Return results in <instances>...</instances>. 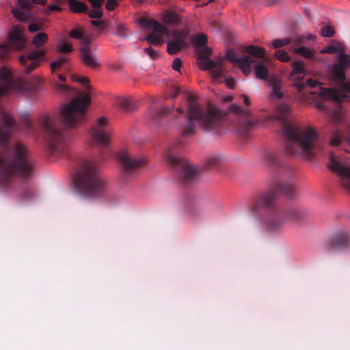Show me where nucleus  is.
<instances>
[{
	"label": "nucleus",
	"mask_w": 350,
	"mask_h": 350,
	"mask_svg": "<svg viewBox=\"0 0 350 350\" xmlns=\"http://www.w3.org/2000/svg\"><path fill=\"white\" fill-rule=\"evenodd\" d=\"M279 194L293 198L295 187L288 182L273 183L256 197L250 207L252 213L265 215V226L271 231L280 230L288 222H299L305 215V211L297 207L281 208L277 202Z\"/></svg>",
	"instance_id": "obj_1"
},
{
	"label": "nucleus",
	"mask_w": 350,
	"mask_h": 350,
	"mask_svg": "<svg viewBox=\"0 0 350 350\" xmlns=\"http://www.w3.org/2000/svg\"><path fill=\"white\" fill-rule=\"evenodd\" d=\"M277 111L278 118L284 122L282 133L286 138L285 149L288 154L311 157L323 149L325 143L313 129L299 128L284 121L291 112L288 105L280 104L277 107Z\"/></svg>",
	"instance_id": "obj_2"
},
{
	"label": "nucleus",
	"mask_w": 350,
	"mask_h": 350,
	"mask_svg": "<svg viewBox=\"0 0 350 350\" xmlns=\"http://www.w3.org/2000/svg\"><path fill=\"white\" fill-rule=\"evenodd\" d=\"M184 97L188 102V106L185 122L181 127L183 136L191 137L195 135L197 126L204 132L214 135L221 136L225 133L224 114L218 107L213 105H197L196 96L189 92H187Z\"/></svg>",
	"instance_id": "obj_3"
},
{
	"label": "nucleus",
	"mask_w": 350,
	"mask_h": 350,
	"mask_svg": "<svg viewBox=\"0 0 350 350\" xmlns=\"http://www.w3.org/2000/svg\"><path fill=\"white\" fill-rule=\"evenodd\" d=\"M53 86L57 93L75 96L70 103L64 105L59 111V116L64 124L70 129L81 125L85 120L86 109L91 102L90 93L78 91L66 84H61L58 82H54Z\"/></svg>",
	"instance_id": "obj_4"
},
{
	"label": "nucleus",
	"mask_w": 350,
	"mask_h": 350,
	"mask_svg": "<svg viewBox=\"0 0 350 350\" xmlns=\"http://www.w3.org/2000/svg\"><path fill=\"white\" fill-rule=\"evenodd\" d=\"M77 192L91 199L103 198L107 192V183L94 161H84L74 177Z\"/></svg>",
	"instance_id": "obj_5"
},
{
	"label": "nucleus",
	"mask_w": 350,
	"mask_h": 350,
	"mask_svg": "<svg viewBox=\"0 0 350 350\" xmlns=\"http://www.w3.org/2000/svg\"><path fill=\"white\" fill-rule=\"evenodd\" d=\"M339 63L332 67V73L335 81L338 83L336 88L320 89L319 95L327 100L336 103L350 101V82L346 81L344 70L350 67V56L345 53L338 55Z\"/></svg>",
	"instance_id": "obj_6"
},
{
	"label": "nucleus",
	"mask_w": 350,
	"mask_h": 350,
	"mask_svg": "<svg viewBox=\"0 0 350 350\" xmlns=\"http://www.w3.org/2000/svg\"><path fill=\"white\" fill-rule=\"evenodd\" d=\"M22 176V145L16 144L10 150L0 154V185L20 181Z\"/></svg>",
	"instance_id": "obj_7"
},
{
	"label": "nucleus",
	"mask_w": 350,
	"mask_h": 350,
	"mask_svg": "<svg viewBox=\"0 0 350 350\" xmlns=\"http://www.w3.org/2000/svg\"><path fill=\"white\" fill-rule=\"evenodd\" d=\"M40 125L47 141L49 153L59 157L67 156L69 138L65 131L57 129L55 118L50 115H44L40 119Z\"/></svg>",
	"instance_id": "obj_8"
},
{
	"label": "nucleus",
	"mask_w": 350,
	"mask_h": 350,
	"mask_svg": "<svg viewBox=\"0 0 350 350\" xmlns=\"http://www.w3.org/2000/svg\"><path fill=\"white\" fill-rule=\"evenodd\" d=\"M185 143L178 141L171 144L165 153V158L172 170L178 175L179 182L184 185L195 182L198 176V169L187 159L176 155V150L183 148Z\"/></svg>",
	"instance_id": "obj_9"
},
{
	"label": "nucleus",
	"mask_w": 350,
	"mask_h": 350,
	"mask_svg": "<svg viewBox=\"0 0 350 350\" xmlns=\"http://www.w3.org/2000/svg\"><path fill=\"white\" fill-rule=\"evenodd\" d=\"M107 120L105 117L98 119L96 124L90 130L92 143L96 145L100 152V161H105L111 155L109 148V135L105 129Z\"/></svg>",
	"instance_id": "obj_10"
},
{
	"label": "nucleus",
	"mask_w": 350,
	"mask_h": 350,
	"mask_svg": "<svg viewBox=\"0 0 350 350\" xmlns=\"http://www.w3.org/2000/svg\"><path fill=\"white\" fill-rule=\"evenodd\" d=\"M118 159L121 167V178L124 180L127 178L135 177L138 170L146 163L144 159L131 155L126 150L119 151Z\"/></svg>",
	"instance_id": "obj_11"
},
{
	"label": "nucleus",
	"mask_w": 350,
	"mask_h": 350,
	"mask_svg": "<svg viewBox=\"0 0 350 350\" xmlns=\"http://www.w3.org/2000/svg\"><path fill=\"white\" fill-rule=\"evenodd\" d=\"M198 50V64L202 70L213 68L212 77L214 82H220L223 77L224 68L221 62H218L211 59L208 56L211 53V49L206 45L201 46Z\"/></svg>",
	"instance_id": "obj_12"
},
{
	"label": "nucleus",
	"mask_w": 350,
	"mask_h": 350,
	"mask_svg": "<svg viewBox=\"0 0 350 350\" xmlns=\"http://www.w3.org/2000/svg\"><path fill=\"white\" fill-rule=\"evenodd\" d=\"M35 161L23 145V184L30 181L35 174ZM36 196V192L31 187L23 186V202L29 201Z\"/></svg>",
	"instance_id": "obj_13"
},
{
	"label": "nucleus",
	"mask_w": 350,
	"mask_h": 350,
	"mask_svg": "<svg viewBox=\"0 0 350 350\" xmlns=\"http://www.w3.org/2000/svg\"><path fill=\"white\" fill-rule=\"evenodd\" d=\"M13 50H22V27L13 25L8 34V44L2 47L0 51V60H6Z\"/></svg>",
	"instance_id": "obj_14"
},
{
	"label": "nucleus",
	"mask_w": 350,
	"mask_h": 350,
	"mask_svg": "<svg viewBox=\"0 0 350 350\" xmlns=\"http://www.w3.org/2000/svg\"><path fill=\"white\" fill-rule=\"evenodd\" d=\"M140 23L142 25L147 27L148 29H152L154 32L150 33L146 38L145 40L148 41L151 44L155 45H161L164 42L163 38L159 34L161 35H168L169 29L164 25L160 24L154 19H148L146 18H142L140 20Z\"/></svg>",
	"instance_id": "obj_15"
},
{
	"label": "nucleus",
	"mask_w": 350,
	"mask_h": 350,
	"mask_svg": "<svg viewBox=\"0 0 350 350\" xmlns=\"http://www.w3.org/2000/svg\"><path fill=\"white\" fill-rule=\"evenodd\" d=\"M329 167L339 176L340 185L350 193V166L343 164L336 156L331 154Z\"/></svg>",
	"instance_id": "obj_16"
},
{
	"label": "nucleus",
	"mask_w": 350,
	"mask_h": 350,
	"mask_svg": "<svg viewBox=\"0 0 350 350\" xmlns=\"http://www.w3.org/2000/svg\"><path fill=\"white\" fill-rule=\"evenodd\" d=\"M183 205L188 214L193 217H202L211 206V203L198 201L193 198L186 197L183 200Z\"/></svg>",
	"instance_id": "obj_17"
},
{
	"label": "nucleus",
	"mask_w": 350,
	"mask_h": 350,
	"mask_svg": "<svg viewBox=\"0 0 350 350\" xmlns=\"http://www.w3.org/2000/svg\"><path fill=\"white\" fill-rule=\"evenodd\" d=\"M329 144L333 147H342L347 152H350V125L342 132L338 129H335L330 135Z\"/></svg>",
	"instance_id": "obj_18"
},
{
	"label": "nucleus",
	"mask_w": 350,
	"mask_h": 350,
	"mask_svg": "<svg viewBox=\"0 0 350 350\" xmlns=\"http://www.w3.org/2000/svg\"><path fill=\"white\" fill-rule=\"evenodd\" d=\"M329 144L333 147H342L347 152H350V125L342 132L338 129H335L330 135Z\"/></svg>",
	"instance_id": "obj_19"
},
{
	"label": "nucleus",
	"mask_w": 350,
	"mask_h": 350,
	"mask_svg": "<svg viewBox=\"0 0 350 350\" xmlns=\"http://www.w3.org/2000/svg\"><path fill=\"white\" fill-rule=\"evenodd\" d=\"M80 58L82 62L88 67L96 68L100 66L97 61L96 51L91 49L90 42L83 40L82 46L79 49Z\"/></svg>",
	"instance_id": "obj_20"
},
{
	"label": "nucleus",
	"mask_w": 350,
	"mask_h": 350,
	"mask_svg": "<svg viewBox=\"0 0 350 350\" xmlns=\"http://www.w3.org/2000/svg\"><path fill=\"white\" fill-rule=\"evenodd\" d=\"M226 57L230 62L236 63L245 76L248 75L251 72L250 65L256 62L252 57L246 55L238 58L236 53L231 49L227 51Z\"/></svg>",
	"instance_id": "obj_21"
},
{
	"label": "nucleus",
	"mask_w": 350,
	"mask_h": 350,
	"mask_svg": "<svg viewBox=\"0 0 350 350\" xmlns=\"http://www.w3.org/2000/svg\"><path fill=\"white\" fill-rule=\"evenodd\" d=\"M185 37L186 34L183 31L175 30L173 32V38L167 43V53L170 55H175L185 47L187 46Z\"/></svg>",
	"instance_id": "obj_22"
},
{
	"label": "nucleus",
	"mask_w": 350,
	"mask_h": 350,
	"mask_svg": "<svg viewBox=\"0 0 350 350\" xmlns=\"http://www.w3.org/2000/svg\"><path fill=\"white\" fill-rule=\"evenodd\" d=\"M45 55L43 50H36L29 53L27 57L23 54V72L28 74L40 64V58Z\"/></svg>",
	"instance_id": "obj_23"
},
{
	"label": "nucleus",
	"mask_w": 350,
	"mask_h": 350,
	"mask_svg": "<svg viewBox=\"0 0 350 350\" xmlns=\"http://www.w3.org/2000/svg\"><path fill=\"white\" fill-rule=\"evenodd\" d=\"M14 121L12 117L5 113L2 114V126H0V144L5 145L10 139Z\"/></svg>",
	"instance_id": "obj_24"
},
{
	"label": "nucleus",
	"mask_w": 350,
	"mask_h": 350,
	"mask_svg": "<svg viewBox=\"0 0 350 350\" xmlns=\"http://www.w3.org/2000/svg\"><path fill=\"white\" fill-rule=\"evenodd\" d=\"M23 22L28 23L27 30L30 33L41 32L44 29L42 20L31 14L28 10H23Z\"/></svg>",
	"instance_id": "obj_25"
},
{
	"label": "nucleus",
	"mask_w": 350,
	"mask_h": 350,
	"mask_svg": "<svg viewBox=\"0 0 350 350\" xmlns=\"http://www.w3.org/2000/svg\"><path fill=\"white\" fill-rule=\"evenodd\" d=\"M172 107H163L161 109L150 107L146 113V118L149 122L156 125H159L163 118L170 114Z\"/></svg>",
	"instance_id": "obj_26"
},
{
	"label": "nucleus",
	"mask_w": 350,
	"mask_h": 350,
	"mask_svg": "<svg viewBox=\"0 0 350 350\" xmlns=\"http://www.w3.org/2000/svg\"><path fill=\"white\" fill-rule=\"evenodd\" d=\"M23 98H27L30 100L35 101L40 90V81L35 79L30 81L23 80Z\"/></svg>",
	"instance_id": "obj_27"
},
{
	"label": "nucleus",
	"mask_w": 350,
	"mask_h": 350,
	"mask_svg": "<svg viewBox=\"0 0 350 350\" xmlns=\"http://www.w3.org/2000/svg\"><path fill=\"white\" fill-rule=\"evenodd\" d=\"M304 38L301 36H295L291 38L275 39L272 42V46L275 49H279L284 46L292 44V46H299L304 43Z\"/></svg>",
	"instance_id": "obj_28"
},
{
	"label": "nucleus",
	"mask_w": 350,
	"mask_h": 350,
	"mask_svg": "<svg viewBox=\"0 0 350 350\" xmlns=\"http://www.w3.org/2000/svg\"><path fill=\"white\" fill-rule=\"evenodd\" d=\"M12 85L11 73L5 68L0 70V96H4Z\"/></svg>",
	"instance_id": "obj_29"
},
{
	"label": "nucleus",
	"mask_w": 350,
	"mask_h": 350,
	"mask_svg": "<svg viewBox=\"0 0 350 350\" xmlns=\"http://www.w3.org/2000/svg\"><path fill=\"white\" fill-rule=\"evenodd\" d=\"M263 161L272 167H278L281 165L279 152L275 150H267L262 157Z\"/></svg>",
	"instance_id": "obj_30"
},
{
	"label": "nucleus",
	"mask_w": 350,
	"mask_h": 350,
	"mask_svg": "<svg viewBox=\"0 0 350 350\" xmlns=\"http://www.w3.org/2000/svg\"><path fill=\"white\" fill-rule=\"evenodd\" d=\"M349 239L347 233L345 232H338L332 239L331 244L334 249H342L347 247Z\"/></svg>",
	"instance_id": "obj_31"
},
{
	"label": "nucleus",
	"mask_w": 350,
	"mask_h": 350,
	"mask_svg": "<svg viewBox=\"0 0 350 350\" xmlns=\"http://www.w3.org/2000/svg\"><path fill=\"white\" fill-rule=\"evenodd\" d=\"M163 21L173 27H178L182 24L181 17L176 12L166 10L163 12L162 16Z\"/></svg>",
	"instance_id": "obj_32"
},
{
	"label": "nucleus",
	"mask_w": 350,
	"mask_h": 350,
	"mask_svg": "<svg viewBox=\"0 0 350 350\" xmlns=\"http://www.w3.org/2000/svg\"><path fill=\"white\" fill-rule=\"evenodd\" d=\"M328 116L334 124H340L345 122V110L340 105L335 109L328 111Z\"/></svg>",
	"instance_id": "obj_33"
},
{
	"label": "nucleus",
	"mask_w": 350,
	"mask_h": 350,
	"mask_svg": "<svg viewBox=\"0 0 350 350\" xmlns=\"http://www.w3.org/2000/svg\"><path fill=\"white\" fill-rule=\"evenodd\" d=\"M269 83L272 87L271 97L280 99L282 98L283 93L281 92V81L275 75L270 77Z\"/></svg>",
	"instance_id": "obj_34"
},
{
	"label": "nucleus",
	"mask_w": 350,
	"mask_h": 350,
	"mask_svg": "<svg viewBox=\"0 0 350 350\" xmlns=\"http://www.w3.org/2000/svg\"><path fill=\"white\" fill-rule=\"evenodd\" d=\"M292 71L291 72V80H301L305 75L304 63L302 62H294L292 63Z\"/></svg>",
	"instance_id": "obj_35"
},
{
	"label": "nucleus",
	"mask_w": 350,
	"mask_h": 350,
	"mask_svg": "<svg viewBox=\"0 0 350 350\" xmlns=\"http://www.w3.org/2000/svg\"><path fill=\"white\" fill-rule=\"evenodd\" d=\"M255 75L256 78L262 80H269V70L267 67L261 62H258L255 65Z\"/></svg>",
	"instance_id": "obj_36"
},
{
	"label": "nucleus",
	"mask_w": 350,
	"mask_h": 350,
	"mask_svg": "<svg viewBox=\"0 0 350 350\" xmlns=\"http://www.w3.org/2000/svg\"><path fill=\"white\" fill-rule=\"evenodd\" d=\"M68 5L70 10L75 13H87L89 11L88 7L84 3L77 0H68Z\"/></svg>",
	"instance_id": "obj_37"
},
{
	"label": "nucleus",
	"mask_w": 350,
	"mask_h": 350,
	"mask_svg": "<svg viewBox=\"0 0 350 350\" xmlns=\"http://www.w3.org/2000/svg\"><path fill=\"white\" fill-rule=\"evenodd\" d=\"M320 84L321 83L315 79H308L305 82H304V81L297 82L294 84V85L296 87L297 92L301 93L307 87L315 88Z\"/></svg>",
	"instance_id": "obj_38"
},
{
	"label": "nucleus",
	"mask_w": 350,
	"mask_h": 350,
	"mask_svg": "<svg viewBox=\"0 0 350 350\" xmlns=\"http://www.w3.org/2000/svg\"><path fill=\"white\" fill-rule=\"evenodd\" d=\"M48 39L49 37L46 33L38 32L32 38L31 44L39 49L47 42Z\"/></svg>",
	"instance_id": "obj_39"
},
{
	"label": "nucleus",
	"mask_w": 350,
	"mask_h": 350,
	"mask_svg": "<svg viewBox=\"0 0 350 350\" xmlns=\"http://www.w3.org/2000/svg\"><path fill=\"white\" fill-rule=\"evenodd\" d=\"M23 133L26 132L28 135L36 133V128L32 123L29 114L23 113Z\"/></svg>",
	"instance_id": "obj_40"
},
{
	"label": "nucleus",
	"mask_w": 350,
	"mask_h": 350,
	"mask_svg": "<svg viewBox=\"0 0 350 350\" xmlns=\"http://www.w3.org/2000/svg\"><path fill=\"white\" fill-rule=\"evenodd\" d=\"M134 100L131 98H119L117 100L118 106L125 111H131L135 109Z\"/></svg>",
	"instance_id": "obj_41"
},
{
	"label": "nucleus",
	"mask_w": 350,
	"mask_h": 350,
	"mask_svg": "<svg viewBox=\"0 0 350 350\" xmlns=\"http://www.w3.org/2000/svg\"><path fill=\"white\" fill-rule=\"evenodd\" d=\"M245 52L256 58H263L265 51L263 48L254 45H249L245 48Z\"/></svg>",
	"instance_id": "obj_42"
},
{
	"label": "nucleus",
	"mask_w": 350,
	"mask_h": 350,
	"mask_svg": "<svg viewBox=\"0 0 350 350\" xmlns=\"http://www.w3.org/2000/svg\"><path fill=\"white\" fill-rule=\"evenodd\" d=\"M344 51V45L342 43L336 42L332 43V44L324 48L321 53H327L329 54H333L336 53H343Z\"/></svg>",
	"instance_id": "obj_43"
},
{
	"label": "nucleus",
	"mask_w": 350,
	"mask_h": 350,
	"mask_svg": "<svg viewBox=\"0 0 350 350\" xmlns=\"http://www.w3.org/2000/svg\"><path fill=\"white\" fill-rule=\"evenodd\" d=\"M293 52L299 54L306 59H312L314 57V51L309 48L304 46H297L293 49Z\"/></svg>",
	"instance_id": "obj_44"
},
{
	"label": "nucleus",
	"mask_w": 350,
	"mask_h": 350,
	"mask_svg": "<svg viewBox=\"0 0 350 350\" xmlns=\"http://www.w3.org/2000/svg\"><path fill=\"white\" fill-rule=\"evenodd\" d=\"M221 156L217 154H214L207 158L205 165L207 168H212L219 166L221 164Z\"/></svg>",
	"instance_id": "obj_45"
},
{
	"label": "nucleus",
	"mask_w": 350,
	"mask_h": 350,
	"mask_svg": "<svg viewBox=\"0 0 350 350\" xmlns=\"http://www.w3.org/2000/svg\"><path fill=\"white\" fill-rule=\"evenodd\" d=\"M56 51L59 53H68L73 51V48L70 42L64 41L57 46Z\"/></svg>",
	"instance_id": "obj_46"
},
{
	"label": "nucleus",
	"mask_w": 350,
	"mask_h": 350,
	"mask_svg": "<svg viewBox=\"0 0 350 350\" xmlns=\"http://www.w3.org/2000/svg\"><path fill=\"white\" fill-rule=\"evenodd\" d=\"M12 13L18 22H22V0H17V5L12 9Z\"/></svg>",
	"instance_id": "obj_47"
},
{
	"label": "nucleus",
	"mask_w": 350,
	"mask_h": 350,
	"mask_svg": "<svg viewBox=\"0 0 350 350\" xmlns=\"http://www.w3.org/2000/svg\"><path fill=\"white\" fill-rule=\"evenodd\" d=\"M67 58L65 57H59L54 62L50 64L51 72L54 73L56 69L59 68L63 64L67 62Z\"/></svg>",
	"instance_id": "obj_48"
},
{
	"label": "nucleus",
	"mask_w": 350,
	"mask_h": 350,
	"mask_svg": "<svg viewBox=\"0 0 350 350\" xmlns=\"http://www.w3.org/2000/svg\"><path fill=\"white\" fill-rule=\"evenodd\" d=\"M46 0H23V10L31 8L33 4L45 5Z\"/></svg>",
	"instance_id": "obj_49"
},
{
	"label": "nucleus",
	"mask_w": 350,
	"mask_h": 350,
	"mask_svg": "<svg viewBox=\"0 0 350 350\" xmlns=\"http://www.w3.org/2000/svg\"><path fill=\"white\" fill-rule=\"evenodd\" d=\"M275 56L278 59L282 62H287L290 60L288 54L286 51L281 49H278L275 52Z\"/></svg>",
	"instance_id": "obj_50"
},
{
	"label": "nucleus",
	"mask_w": 350,
	"mask_h": 350,
	"mask_svg": "<svg viewBox=\"0 0 350 350\" xmlns=\"http://www.w3.org/2000/svg\"><path fill=\"white\" fill-rule=\"evenodd\" d=\"M72 79L74 81H76V82H78L81 84H83V85H85V88L87 90V91H90V85H88V83H89V79L88 77H78V76H73L72 77Z\"/></svg>",
	"instance_id": "obj_51"
},
{
	"label": "nucleus",
	"mask_w": 350,
	"mask_h": 350,
	"mask_svg": "<svg viewBox=\"0 0 350 350\" xmlns=\"http://www.w3.org/2000/svg\"><path fill=\"white\" fill-rule=\"evenodd\" d=\"M194 42L198 46H205L207 43V37L204 33H200L196 36Z\"/></svg>",
	"instance_id": "obj_52"
},
{
	"label": "nucleus",
	"mask_w": 350,
	"mask_h": 350,
	"mask_svg": "<svg viewBox=\"0 0 350 350\" xmlns=\"http://www.w3.org/2000/svg\"><path fill=\"white\" fill-rule=\"evenodd\" d=\"M88 16L91 18H100L103 15V10L100 8H93L92 10L88 12Z\"/></svg>",
	"instance_id": "obj_53"
},
{
	"label": "nucleus",
	"mask_w": 350,
	"mask_h": 350,
	"mask_svg": "<svg viewBox=\"0 0 350 350\" xmlns=\"http://www.w3.org/2000/svg\"><path fill=\"white\" fill-rule=\"evenodd\" d=\"M321 33L323 37L330 38L334 36V30L331 26H324L321 28Z\"/></svg>",
	"instance_id": "obj_54"
},
{
	"label": "nucleus",
	"mask_w": 350,
	"mask_h": 350,
	"mask_svg": "<svg viewBox=\"0 0 350 350\" xmlns=\"http://www.w3.org/2000/svg\"><path fill=\"white\" fill-rule=\"evenodd\" d=\"M118 3L116 0H107L105 7L107 10L111 11L113 10L118 6Z\"/></svg>",
	"instance_id": "obj_55"
},
{
	"label": "nucleus",
	"mask_w": 350,
	"mask_h": 350,
	"mask_svg": "<svg viewBox=\"0 0 350 350\" xmlns=\"http://www.w3.org/2000/svg\"><path fill=\"white\" fill-rule=\"evenodd\" d=\"M126 27L124 25L120 24L118 26L117 34L118 36L122 37V38L126 37Z\"/></svg>",
	"instance_id": "obj_56"
},
{
	"label": "nucleus",
	"mask_w": 350,
	"mask_h": 350,
	"mask_svg": "<svg viewBox=\"0 0 350 350\" xmlns=\"http://www.w3.org/2000/svg\"><path fill=\"white\" fill-rule=\"evenodd\" d=\"M146 53L152 59H156L158 57L157 51L154 50L152 47L149 46L144 49Z\"/></svg>",
	"instance_id": "obj_57"
},
{
	"label": "nucleus",
	"mask_w": 350,
	"mask_h": 350,
	"mask_svg": "<svg viewBox=\"0 0 350 350\" xmlns=\"http://www.w3.org/2000/svg\"><path fill=\"white\" fill-rule=\"evenodd\" d=\"M69 36L75 39H81L83 38V34L77 29H72L69 32Z\"/></svg>",
	"instance_id": "obj_58"
},
{
	"label": "nucleus",
	"mask_w": 350,
	"mask_h": 350,
	"mask_svg": "<svg viewBox=\"0 0 350 350\" xmlns=\"http://www.w3.org/2000/svg\"><path fill=\"white\" fill-rule=\"evenodd\" d=\"M172 66V68L174 70L180 71V68L182 66V61H181V59L180 58H178V57L175 58L174 59V61H173Z\"/></svg>",
	"instance_id": "obj_59"
},
{
	"label": "nucleus",
	"mask_w": 350,
	"mask_h": 350,
	"mask_svg": "<svg viewBox=\"0 0 350 350\" xmlns=\"http://www.w3.org/2000/svg\"><path fill=\"white\" fill-rule=\"evenodd\" d=\"M254 122L252 120L246 121L243 133H247L249 131V130L254 126Z\"/></svg>",
	"instance_id": "obj_60"
},
{
	"label": "nucleus",
	"mask_w": 350,
	"mask_h": 350,
	"mask_svg": "<svg viewBox=\"0 0 350 350\" xmlns=\"http://www.w3.org/2000/svg\"><path fill=\"white\" fill-rule=\"evenodd\" d=\"M91 24L94 27H98L103 30L105 28L104 23L101 21L93 20L91 21Z\"/></svg>",
	"instance_id": "obj_61"
},
{
	"label": "nucleus",
	"mask_w": 350,
	"mask_h": 350,
	"mask_svg": "<svg viewBox=\"0 0 350 350\" xmlns=\"http://www.w3.org/2000/svg\"><path fill=\"white\" fill-rule=\"evenodd\" d=\"M48 9L53 12V11H61L62 10V8L57 5H55V4H51L48 6Z\"/></svg>",
	"instance_id": "obj_62"
},
{
	"label": "nucleus",
	"mask_w": 350,
	"mask_h": 350,
	"mask_svg": "<svg viewBox=\"0 0 350 350\" xmlns=\"http://www.w3.org/2000/svg\"><path fill=\"white\" fill-rule=\"evenodd\" d=\"M241 96L243 99V103H245V105L247 106L250 105V98L246 95H242Z\"/></svg>",
	"instance_id": "obj_63"
},
{
	"label": "nucleus",
	"mask_w": 350,
	"mask_h": 350,
	"mask_svg": "<svg viewBox=\"0 0 350 350\" xmlns=\"http://www.w3.org/2000/svg\"><path fill=\"white\" fill-rule=\"evenodd\" d=\"M234 81L232 79L228 80L226 82L227 86L230 89L234 88Z\"/></svg>",
	"instance_id": "obj_64"
}]
</instances>
